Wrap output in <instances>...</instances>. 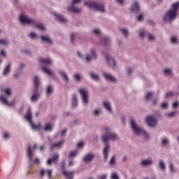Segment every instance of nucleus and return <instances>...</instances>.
Segmentation results:
<instances>
[{
	"mask_svg": "<svg viewBox=\"0 0 179 179\" xmlns=\"http://www.w3.org/2000/svg\"><path fill=\"white\" fill-rule=\"evenodd\" d=\"M108 175L107 174H102L101 176H98L97 178L98 179H107Z\"/></svg>",
	"mask_w": 179,
	"mask_h": 179,
	"instance_id": "052dcab7",
	"label": "nucleus"
},
{
	"mask_svg": "<svg viewBox=\"0 0 179 179\" xmlns=\"http://www.w3.org/2000/svg\"><path fill=\"white\" fill-rule=\"evenodd\" d=\"M153 97V92H150L146 94L145 99L146 100H152V98Z\"/></svg>",
	"mask_w": 179,
	"mask_h": 179,
	"instance_id": "de8ad7c7",
	"label": "nucleus"
},
{
	"mask_svg": "<svg viewBox=\"0 0 179 179\" xmlns=\"http://www.w3.org/2000/svg\"><path fill=\"white\" fill-rule=\"evenodd\" d=\"M161 143L164 148H167L170 145V138L164 136L161 138Z\"/></svg>",
	"mask_w": 179,
	"mask_h": 179,
	"instance_id": "b1692460",
	"label": "nucleus"
},
{
	"mask_svg": "<svg viewBox=\"0 0 179 179\" xmlns=\"http://www.w3.org/2000/svg\"><path fill=\"white\" fill-rule=\"evenodd\" d=\"M41 69L46 75H48V76H52V75H54V72L50 69L42 66Z\"/></svg>",
	"mask_w": 179,
	"mask_h": 179,
	"instance_id": "473e14b6",
	"label": "nucleus"
},
{
	"mask_svg": "<svg viewBox=\"0 0 179 179\" xmlns=\"http://www.w3.org/2000/svg\"><path fill=\"white\" fill-rule=\"evenodd\" d=\"M10 138H12V135H10V133H9L8 131H5L2 135V138L4 141H9V139H10Z\"/></svg>",
	"mask_w": 179,
	"mask_h": 179,
	"instance_id": "f704fd0d",
	"label": "nucleus"
},
{
	"mask_svg": "<svg viewBox=\"0 0 179 179\" xmlns=\"http://www.w3.org/2000/svg\"><path fill=\"white\" fill-rule=\"evenodd\" d=\"M115 159H116V157H115V155H113V156L111 157V159H110V162H109L110 166H114V164H115Z\"/></svg>",
	"mask_w": 179,
	"mask_h": 179,
	"instance_id": "3c124183",
	"label": "nucleus"
},
{
	"mask_svg": "<svg viewBox=\"0 0 179 179\" xmlns=\"http://www.w3.org/2000/svg\"><path fill=\"white\" fill-rule=\"evenodd\" d=\"M94 157H96V155L93 152H89L83 157V162L84 163H90L94 160Z\"/></svg>",
	"mask_w": 179,
	"mask_h": 179,
	"instance_id": "f3484780",
	"label": "nucleus"
},
{
	"mask_svg": "<svg viewBox=\"0 0 179 179\" xmlns=\"http://www.w3.org/2000/svg\"><path fill=\"white\" fill-rule=\"evenodd\" d=\"M65 164H66L65 161H63L62 162V173L68 179L73 178V171H67L66 170H65Z\"/></svg>",
	"mask_w": 179,
	"mask_h": 179,
	"instance_id": "4468645a",
	"label": "nucleus"
},
{
	"mask_svg": "<svg viewBox=\"0 0 179 179\" xmlns=\"http://www.w3.org/2000/svg\"><path fill=\"white\" fill-rule=\"evenodd\" d=\"M52 93H54V87H52V85H48L46 87V96H48V97H50V96H51Z\"/></svg>",
	"mask_w": 179,
	"mask_h": 179,
	"instance_id": "c85d7f7f",
	"label": "nucleus"
},
{
	"mask_svg": "<svg viewBox=\"0 0 179 179\" xmlns=\"http://www.w3.org/2000/svg\"><path fill=\"white\" fill-rule=\"evenodd\" d=\"M177 114L176 111H173V112H167L165 113L166 117L168 118H174Z\"/></svg>",
	"mask_w": 179,
	"mask_h": 179,
	"instance_id": "58836bf2",
	"label": "nucleus"
},
{
	"mask_svg": "<svg viewBox=\"0 0 179 179\" xmlns=\"http://www.w3.org/2000/svg\"><path fill=\"white\" fill-rule=\"evenodd\" d=\"M58 73L66 83H69V76H68V73L65 71L59 69L58 70Z\"/></svg>",
	"mask_w": 179,
	"mask_h": 179,
	"instance_id": "6ab92c4d",
	"label": "nucleus"
},
{
	"mask_svg": "<svg viewBox=\"0 0 179 179\" xmlns=\"http://www.w3.org/2000/svg\"><path fill=\"white\" fill-rule=\"evenodd\" d=\"M169 167L171 173H174V171H176V169H174V165L173 164V163H169Z\"/></svg>",
	"mask_w": 179,
	"mask_h": 179,
	"instance_id": "864d4df0",
	"label": "nucleus"
},
{
	"mask_svg": "<svg viewBox=\"0 0 179 179\" xmlns=\"http://www.w3.org/2000/svg\"><path fill=\"white\" fill-rule=\"evenodd\" d=\"M141 135H143L144 138L146 139L147 141H148V139H150V136L145 130L142 132Z\"/></svg>",
	"mask_w": 179,
	"mask_h": 179,
	"instance_id": "09e8293b",
	"label": "nucleus"
},
{
	"mask_svg": "<svg viewBox=\"0 0 179 179\" xmlns=\"http://www.w3.org/2000/svg\"><path fill=\"white\" fill-rule=\"evenodd\" d=\"M5 94L0 95V100L6 106H13L15 104V101H9V97L12 96V90L10 88H6L3 90Z\"/></svg>",
	"mask_w": 179,
	"mask_h": 179,
	"instance_id": "423d86ee",
	"label": "nucleus"
},
{
	"mask_svg": "<svg viewBox=\"0 0 179 179\" xmlns=\"http://www.w3.org/2000/svg\"><path fill=\"white\" fill-rule=\"evenodd\" d=\"M105 59L107 62V65H108L110 69H113V71H117V69H118V64H117V61H115V59L113 56L108 54H106Z\"/></svg>",
	"mask_w": 179,
	"mask_h": 179,
	"instance_id": "1a4fd4ad",
	"label": "nucleus"
},
{
	"mask_svg": "<svg viewBox=\"0 0 179 179\" xmlns=\"http://www.w3.org/2000/svg\"><path fill=\"white\" fill-rule=\"evenodd\" d=\"M80 2V0H73L71 6L69 7V10H71V12H73V13H79L80 12V8H76L75 5L76 3H79Z\"/></svg>",
	"mask_w": 179,
	"mask_h": 179,
	"instance_id": "2eb2a0df",
	"label": "nucleus"
},
{
	"mask_svg": "<svg viewBox=\"0 0 179 179\" xmlns=\"http://www.w3.org/2000/svg\"><path fill=\"white\" fill-rule=\"evenodd\" d=\"M26 65L23 63H20L19 65H18V71H22V69H23L24 68H25Z\"/></svg>",
	"mask_w": 179,
	"mask_h": 179,
	"instance_id": "13d9d810",
	"label": "nucleus"
},
{
	"mask_svg": "<svg viewBox=\"0 0 179 179\" xmlns=\"http://www.w3.org/2000/svg\"><path fill=\"white\" fill-rule=\"evenodd\" d=\"M164 75H166L167 76H171V73H173V71L171 69H165L164 70Z\"/></svg>",
	"mask_w": 179,
	"mask_h": 179,
	"instance_id": "a18cd8bd",
	"label": "nucleus"
},
{
	"mask_svg": "<svg viewBox=\"0 0 179 179\" xmlns=\"http://www.w3.org/2000/svg\"><path fill=\"white\" fill-rule=\"evenodd\" d=\"M171 43H172V44H178V38H177V36H171Z\"/></svg>",
	"mask_w": 179,
	"mask_h": 179,
	"instance_id": "8fccbe9b",
	"label": "nucleus"
},
{
	"mask_svg": "<svg viewBox=\"0 0 179 179\" xmlns=\"http://www.w3.org/2000/svg\"><path fill=\"white\" fill-rule=\"evenodd\" d=\"M179 106V101H176L175 103H173V108H177Z\"/></svg>",
	"mask_w": 179,
	"mask_h": 179,
	"instance_id": "774afa93",
	"label": "nucleus"
},
{
	"mask_svg": "<svg viewBox=\"0 0 179 179\" xmlns=\"http://www.w3.org/2000/svg\"><path fill=\"white\" fill-rule=\"evenodd\" d=\"M90 76L92 80H100V76H99V74L94 71H92L90 73Z\"/></svg>",
	"mask_w": 179,
	"mask_h": 179,
	"instance_id": "2f4dec72",
	"label": "nucleus"
},
{
	"mask_svg": "<svg viewBox=\"0 0 179 179\" xmlns=\"http://www.w3.org/2000/svg\"><path fill=\"white\" fill-rule=\"evenodd\" d=\"M47 174H48V177L49 179H52V176H51L52 174V169H48L47 171Z\"/></svg>",
	"mask_w": 179,
	"mask_h": 179,
	"instance_id": "6e6d98bb",
	"label": "nucleus"
},
{
	"mask_svg": "<svg viewBox=\"0 0 179 179\" xmlns=\"http://www.w3.org/2000/svg\"><path fill=\"white\" fill-rule=\"evenodd\" d=\"M10 73V63H8L3 71V76H8Z\"/></svg>",
	"mask_w": 179,
	"mask_h": 179,
	"instance_id": "a878e982",
	"label": "nucleus"
},
{
	"mask_svg": "<svg viewBox=\"0 0 179 179\" xmlns=\"http://www.w3.org/2000/svg\"><path fill=\"white\" fill-rule=\"evenodd\" d=\"M131 12L138 13L139 11V3L138 1H134L133 6L131 8Z\"/></svg>",
	"mask_w": 179,
	"mask_h": 179,
	"instance_id": "7c9ffc66",
	"label": "nucleus"
},
{
	"mask_svg": "<svg viewBox=\"0 0 179 179\" xmlns=\"http://www.w3.org/2000/svg\"><path fill=\"white\" fill-rule=\"evenodd\" d=\"M0 44L1 45H9L10 44V42L8 40V38H1L0 39Z\"/></svg>",
	"mask_w": 179,
	"mask_h": 179,
	"instance_id": "4c0bfd02",
	"label": "nucleus"
},
{
	"mask_svg": "<svg viewBox=\"0 0 179 179\" xmlns=\"http://www.w3.org/2000/svg\"><path fill=\"white\" fill-rule=\"evenodd\" d=\"M79 154L78 150L70 151L69 155H68L69 159H75L76 156H78Z\"/></svg>",
	"mask_w": 179,
	"mask_h": 179,
	"instance_id": "72a5a7b5",
	"label": "nucleus"
},
{
	"mask_svg": "<svg viewBox=\"0 0 179 179\" xmlns=\"http://www.w3.org/2000/svg\"><path fill=\"white\" fill-rule=\"evenodd\" d=\"M77 55L80 59L85 61L87 64H90V62H92V59H97L98 58L97 52L94 48L90 50V53H85V55L82 54L80 52H77Z\"/></svg>",
	"mask_w": 179,
	"mask_h": 179,
	"instance_id": "7ed1b4c3",
	"label": "nucleus"
},
{
	"mask_svg": "<svg viewBox=\"0 0 179 179\" xmlns=\"http://www.w3.org/2000/svg\"><path fill=\"white\" fill-rule=\"evenodd\" d=\"M25 120L28 121L32 129L37 131V129H41V124H34L33 122V113H31V110L30 108L28 109L26 115H24Z\"/></svg>",
	"mask_w": 179,
	"mask_h": 179,
	"instance_id": "6e6552de",
	"label": "nucleus"
},
{
	"mask_svg": "<svg viewBox=\"0 0 179 179\" xmlns=\"http://www.w3.org/2000/svg\"><path fill=\"white\" fill-rule=\"evenodd\" d=\"M53 15L56 17V19H57V20H59V22H60L61 23H66V22H68V20L62 14L54 12Z\"/></svg>",
	"mask_w": 179,
	"mask_h": 179,
	"instance_id": "aec40b11",
	"label": "nucleus"
},
{
	"mask_svg": "<svg viewBox=\"0 0 179 179\" xmlns=\"http://www.w3.org/2000/svg\"><path fill=\"white\" fill-rule=\"evenodd\" d=\"M22 52H24V54H27V55H30V54H31V52H30V50L28 49L22 50Z\"/></svg>",
	"mask_w": 179,
	"mask_h": 179,
	"instance_id": "0e129e2a",
	"label": "nucleus"
},
{
	"mask_svg": "<svg viewBox=\"0 0 179 179\" xmlns=\"http://www.w3.org/2000/svg\"><path fill=\"white\" fill-rule=\"evenodd\" d=\"M161 108H163L164 110H168L169 109V103L167 102H163L160 105Z\"/></svg>",
	"mask_w": 179,
	"mask_h": 179,
	"instance_id": "49530a36",
	"label": "nucleus"
},
{
	"mask_svg": "<svg viewBox=\"0 0 179 179\" xmlns=\"http://www.w3.org/2000/svg\"><path fill=\"white\" fill-rule=\"evenodd\" d=\"M92 114L94 117H100L101 114H103V110L100 108H96L92 112Z\"/></svg>",
	"mask_w": 179,
	"mask_h": 179,
	"instance_id": "bb28decb",
	"label": "nucleus"
},
{
	"mask_svg": "<svg viewBox=\"0 0 179 179\" xmlns=\"http://www.w3.org/2000/svg\"><path fill=\"white\" fill-rule=\"evenodd\" d=\"M103 78L105 80L111 82L112 83H117V82H118V79H117V78H115L111 73H103Z\"/></svg>",
	"mask_w": 179,
	"mask_h": 179,
	"instance_id": "dca6fc26",
	"label": "nucleus"
},
{
	"mask_svg": "<svg viewBox=\"0 0 179 179\" xmlns=\"http://www.w3.org/2000/svg\"><path fill=\"white\" fill-rule=\"evenodd\" d=\"M38 148V145H37L36 143L34 145V147H30V145L27 147V156L31 164L33 163V156H34V152H36V150H37Z\"/></svg>",
	"mask_w": 179,
	"mask_h": 179,
	"instance_id": "9b49d317",
	"label": "nucleus"
},
{
	"mask_svg": "<svg viewBox=\"0 0 179 179\" xmlns=\"http://www.w3.org/2000/svg\"><path fill=\"white\" fill-rule=\"evenodd\" d=\"M41 40L43 41V43H45V44H53L54 41H52V38L50 37L48 35H42L41 36Z\"/></svg>",
	"mask_w": 179,
	"mask_h": 179,
	"instance_id": "a211bd4d",
	"label": "nucleus"
},
{
	"mask_svg": "<svg viewBox=\"0 0 179 179\" xmlns=\"http://www.w3.org/2000/svg\"><path fill=\"white\" fill-rule=\"evenodd\" d=\"M178 10L179 1L173 3L171 5L170 10H168L164 16V22H165V23H171V22H174V20L177 19V16H178Z\"/></svg>",
	"mask_w": 179,
	"mask_h": 179,
	"instance_id": "f03ea898",
	"label": "nucleus"
},
{
	"mask_svg": "<svg viewBox=\"0 0 179 179\" xmlns=\"http://www.w3.org/2000/svg\"><path fill=\"white\" fill-rule=\"evenodd\" d=\"M103 107L106 108L108 113H113V108H111V103L110 102H103Z\"/></svg>",
	"mask_w": 179,
	"mask_h": 179,
	"instance_id": "c756f323",
	"label": "nucleus"
},
{
	"mask_svg": "<svg viewBox=\"0 0 179 179\" xmlns=\"http://www.w3.org/2000/svg\"><path fill=\"white\" fill-rule=\"evenodd\" d=\"M34 85L35 86V90L31 97V101L36 103V101H38V99H40V93L37 92L38 86H40V78H38V76H35L34 78Z\"/></svg>",
	"mask_w": 179,
	"mask_h": 179,
	"instance_id": "0eeeda50",
	"label": "nucleus"
},
{
	"mask_svg": "<svg viewBox=\"0 0 179 179\" xmlns=\"http://www.w3.org/2000/svg\"><path fill=\"white\" fill-rule=\"evenodd\" d=\"M77 146L78 148H80V149H82V148L85 146V143L81 141L77 145Z\"/></svg>",
	"mask_w": 179,
	"mask_h": 179,
	"instance_id": "69168bd1",
	"label": "nucleus"
},
{
	"mask_svg": "<svg viewBox=\"0 0 179 179\" xmlns=\"http://www.w3.org/2000/svg\"><path fill=\"white\" fill-rule=\"evenodd\" d=\"M159 167L162 171H166V162L163 160H160L159 163Z\"/></svg>",
	"mask_w": 179,
	"mask_h": 179,
	"instance_id": "e433bc0d",
	"label": "nucleus"
},
{
	"mask_svg": "<svg viewBox=\"0 0 179 179\" xmlns=\"http://www.w3.org/2000/svg\"><path fill=\"white\" fill-rule=\"evenodd\" d=\"M120 31L125 37H128V36H129V31L127 28H121Z\"/></svg>",
	"mask_w": 179,
	"mask_h": 179,
	"instance_id": "a19ab883",
	"label": "nucleus"
},
{
	"mask_svg": "<svg viewBox=\"0 0 179 179\" xmlns=\"http://www.w3.org/2000/svg\"><path fill=\"white\" fill-rule=\"evenodd\" d=\"M73 79L76 80V82H80L82 80V75L76 73L73 75Z\"/></svg>",
	"mask_w": 179,
	"mask_h": 179,
	"instance_id": "37998d69",
	"label": "nucleus"
},
{
	"mask_svg": "<svg viewBox=\"0 0 179 179\" xmlns=\"http://www.w3.org/2000/svg\"><path fill=\"white\" fill-rule=\"evenodd\" d=\"M71 104L73 108H76L78 107V96L73 94L71 97Z\"/></svg>",
	"mask_w": 179,
	"mask_h": 179,
	"instance_id": "393cba45",
	"label": "nucleus"
},
{
	"mask_svg": "<svg viewBox=\"0 0 179 179\" xmlns=\"http://www.w3.org/2000/svg\"><path fill=\"white\" fill-rule=\"evenodd\" d=\"M104 131H106V133L101 137L103 143H105L102 153L104 160H108V152H110V149L111 148L110 146V144L108 143V141H118L120 139V137L118 136V134H117L114 131H112L111 128L108 127H106L104 128Z\"/></svg>",
	"mask_w": 179,
	"mask_h": 179,
	"instance_id": "f257e3e1",
	"label": "nucleus"
},
{
	"mask_svg": "<svg viewBox=\"0 0 179 179\" xmlns=\"http://www.w3.org/2000/svg\"><path fill=\"white\" fill-rule=\"evenodd\" d=\"M85 5L90 8V9L100 12V13H104L106 12V4L103 3L88 1L85 2Z\"/></svg>",
	"mask_w": 179,
	"mask_h": 179,
	"instance_id": "20e7f679",
	"label": "nucleus"
},
{
	"mask_svg": "<svg viewBox=\"0 0 179 179\" xmlns=\"http://www.w3.org/2000/svg\"><path fill=\"white\" fill-rule=\"evenodd\" d=\"M140 164L143 167H148V166H152L153 164V160L152 159H144L141 162Z\"/></svg>",
	"mask_w": 179,
	"mask_h": 179,
	"instance_id": "4be33fe9",
	"label": "nucleus"
},
{
	"mask_svg": "<svg viewBox=\"0 0 179 179\" xmlns=\"http://www.w3.org/2000/svg\"><path fill=\"white\" fill-rule=\"evenodd\" d=\"M53 126L51 123H48L45 124L43 131H45L46 132H51L52 131Z\"/></svg>",
	"mask_w": 179,
	"mask_h": 179,
	"instance_id": "c9c22d12",
	"label": "nucleus"
},
{
	"mask_svg": "<svg viewBox=\"0 0 179 179\" xmlns=\"http://www.w3.org/2000/svg\"><path fill=\"white\" fill-rule=\"evenodd\" d=\"M79 93L83 104L87 106L89 104V91L85 88H81L79 90Z\"/></svg>",
	"mask_w": 179,
	"mask_h": 179,
	"instance_id": "f8f14e48",
	"label": "nucleus"
},
{
	"mask_svg": "<svg viewBox=\"0 0 179 179\" xmlns=\"http://www.w3.org/2000/svg\"><path fill=\"white\" fill-rule=\"evenodd\" d=\"M18 20L21 24H26L27 26H36L37 20L29 16L25 13H21L18 17Z\"/></svg>",
	"mask_w": 179,
	"mask_h": 179,
	"instance_id": "39448f33",
	"label": "nucleus"
},
{
	"mask_svg": "<svg viewBox=\"0 0 179 179\" xmlns=\"http://www.w3.org/2000/svg\"><path fill=\"white\" fill-rule=\"evenodd\" d=\"M59 159V155H54L52 157V162H54L55 163H57L58 162V159Z\"/></svg>",
	"mask_w": 179,
	"mask_h": 179,
	"instance_id": "5fc2aeb1",
	"label": "nucleus"
},
{
	"mask_svg": "<svg viewBox=\"0 0 179 179\" xmlns=\"http://www.w3.org/2000/svg\"><path fill=\"white\" fill-rule=\"evenodd\" d=\"M148 40L149 41H155V40H156V38L152 34H150L148 35Z\"/></svg>",
	"mask_w": 179,
	"mask_h": 179,
	"instance_id": "4d7b16f0",
	"label": "nucleus"
},
{
	"mask_svg": "<svg viewBox=\"0 0 179 179\" xmlns=\"http://www.w3.org/2000/svg\"><path fill=\"white\" fill-rule=\"evenodd\" d=\"M110 43H111V38H110L109 36H105L104 38L101 41V44H102V45L104 47H108Z\"/></svg>",
	"mask_w": 179,
	"mask_h": 179,
	"instance_id": "5701e85b",
	"label": "nucleus"
},
{
	"mask_svg": "<svg viewBox=\"0 0 179 179\" xmlns=\"http://www.w3.org/2000/svg\"><path fill=\"white\" fill-rule=\"evenodd\" d=\"M71 41L72 43H75V34H72L70 36Z\"/></svg>",
	"mask_w": 179,
	"mask_h": 179,
	"instance_id": "338daca9",
	"label": "nucleus"
},
{
	"mask_svg": "<svg viewBox=\"0 0 179 179\" xmlns=\"http://www.w3.org/2000/svg\"><path fill=\"white\" fill-rule=\"evenodd\" d=\"M111 179H120V177L118 176V174L115 172H113L111 173L110 176Z\"/></svg>",
	"mask_w": 179,
	"mask_h": 179,
	"instance_id": "603ef678",
	"label": "nucleus"
},
{
	"mask_svg": "<svg viewBox=\"0 0 179 179\" xmlns=\"http://www.w3.org/2000/svg\"><path fill=\"white\" fill-rule=\"evenodd\" d=\"M39 62L45 65H51L52 64V59L50 57H46V58L41 57L39 59Z\"/></svg>",
	"mask_w": 179,
	"mask_h": 179,
	"instance_id": "412c9836",
	"label": "nucleus"
},
{
	"mask_svg": "<svg viewBox=\"0 0 179 179\" xmlns=\"http://www.w3.org/2000/svg\"><path fill=\"white\" fill-rule=\"evenodd\" d=\"M64 142H65V141L62 140V141H59L57 143L52 145L50 147L51 150H54V149H57L58 148H61L62 145H64Z\"/></svg>",
	"mask_w": 179,
	"mask_h": 179,
	"instance_id": "cd10ccee",
	"label": "nucleus"
},
{
	"mask_svg": "<svg viewBox=\"0 0 179 179\" xmlns=\"http://www.w3.org/2000/svg\"><path fill=\"white\" fill-rule=\"evenodd\" d=\"M28 37L31 40H37V38H38V35L35 32H31L28 34Z\"/></svg>",
	"mask_w": 179,
	"mask_h": 179,
	"instance_id": "ea45409f",
	"label": "nucleus"
},
{
	"mask_svg": "<svg viewBox=\"0 0 179 179\" xmlns=\"http://www.w3.org/2000/svg\"><path fill=\"white\" fill-rule=\"evenodd\" d=\"M75 164V161L73 159L69 160V166L72 167Z\"/></svg>",
	"mask_w": 179,
	"mask_h": 179,
	"instance_id": "e2e57ef3",
	"label": "nucleus"
},
{
	"mask_svg": "<svg viewBox=\"0 0 179 179\" xmlns=\"http://www.w3.org/2000/svg\"><path fill=\"white\" fill-rule=\"evenodd\" d=\"M92 32L95 36H100V34H101V30L99 28H94L92 30Z\"/></svg>",
	"mask_w": 179,
	"mask_h": 179,
	"instance_id": "c03bdc74",
	"label": "nucleus"
},
{
	"mask_svg": "<svg viewBox=\"0 0 179 179\" xmlns=\"http://www.w3.org/2000/svg\"><path fill=\"white\" fill-rule=\"evenodd\" d=\"M145 122L150 128H156L157 127V118L153 115L148 116L145 118Z\"/></svg>",
	"mask_w": 179,
	"mask_h": 179,
	"instance_id": "ddd939ff",
	"label": "nucleus"
},
{
	"mask_svg": "<svg viewBox=\"0 0 179 179\" xmlns=\"http://www.w3.org/2000/svg\"><path fill=\"white\" fill-rule=\"evenodd\" d=\"M35 26L39 30H41L42 31H45V25H44V24H37V22H36V24H35Z\"/></svg>",
	"mask_w": 179,
	"mask_h": 179,
	"instance_id": "79ce46f5",
	"label": "nucleus"
},
{
	"mask_svg": "<svg viewBox=\"0 0 179 179\" xmlns=\"http://www.w3.org/2000/svg\"><path fill=\"white\" fill-rule=\"evenodd\" d=\"M176 93L173 92H169L166 94V97H171L173 96H175Z\"/></svg>",
	"mask_w": 179,
	"mask_h": 179,
	"instance_id": "bf43d9fd",
	"label": "nucleus"
},
{
	"mask_svg": "<svg viewBox=\"0 0 179 179\" xmlns=\"http://www.w3.org/2000/svg\"><path fill=\"white\" fill-rule=\"evenodd\" d=\"M117 3L119 5H121L122 6L123 5H125V0H116Z\"/></svg>",
	"mask_w": 179,
	"mask_h": 179,
	"instance_id": "680f3d73",
	"label": "nucleus"
},
{
	"mask_svg": "<svg viewBox=\"0 0 179 179\" xmlns=\"http://www.w3.org/2000/svg\"><path fill=\"white\" fill-rule=\"evenodd\" d=\"M130 124L134 134H136L138 136H141L145 129H143V128H142L141 127L138 126L136 124V120H135V119L132 117L130 119Z\"/></svg>",
	"mask_w": 179,
	"mask_h": 179,
	"instance_id": "9d476101",
	"label": "nucleus"
}]
</instances>
